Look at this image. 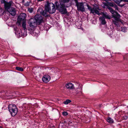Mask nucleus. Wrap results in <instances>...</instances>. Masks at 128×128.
Returning <instances> with one entry per match:
<instances>
[{"label": "nucleus", "mask_w": 128, "mask_h": 128, "mask_svg": "<svg viewBox=\"0 0 128 128\" xmlns=\"http://www.w3.org/2000/svg\"><path fill=\"white\" fill-rule=\"evenodd\" d=\"M12 2L10 1L4 4V8L12 16H14L16 13L15 9L14 8L11 7Z\"/></svg>", "instance_id": "f257e3e1"}, {"label": "nucleus", "mask_w": 128, "mask_h": 128, "mask_svg": "<svg viewBox=\"0 0 128 128\" xmlns=\"http://www.w3.org/2000/svg\"><path fill=\"white\" fill-rule=\"evenodd\" d=\"M45 7L46 10L50 14L54 13L56 12L54 5L52 2L47 3L45 5Z\"/></svg>", "instance_id": "f03ea898"}, {"label": "nucleus", "mask_w": 128, "mask_h": 128, "mask_svg": "<svg viewBox=\"0 0 128 128\" xmlns=\"http://www.w3.org/2000/svg\"><path fill=\"white\" fill-rule=\"evenodd\" d=\"M56 9L62 14H66L67 13L66 9L64 4L60 3L59 4L58 2L55 3Z\"/></svg>", "instance_id": "7ed1b4c3"}, {"label": "nucleus", "mask_w": 128, "mask_h": 128, "mask_svg": "<svg viewBox=\"0 0 128 128\" xmlns=\"http://www.w3.org/2000/svg\"><path fill=\"white\" fill-rule=\"evenodd\" d=\"M94 7L92 8L89 5H87L88 9L90 11V13L94 14V13L100 16V14L98 10H100L99 6L96 4L94 5Z\"/></svg>", "instance_id": "20e7f679"}, {"label": "nucleus", "mask_w": 128, "mask_h": 128, "mask_svg": "<svg viewBox=\"0 0 128 128\" xmlns=\"http://www.w3.org/2000/svg\"><path fill=\"white\" fill-rule=\"evenodd\" d=\"M9 111L12 116H14L18 112V109L16 106L14 104H10L8 106Z\"/></svg>", "instance_id": "39448f33"}, {"label": "nucleus", "mask_w": 128, "mask_h": 128, "mask_svg": "<svg viewBox=\"0 0 128 128\" xmlns=\"http://www.w3.org/2000/svg\"><path fill=\"white\" fill-rule=\"evenodd\" d=\"M107 8L110 11L112 14H113V16L115 19V20L117 21H119L120 20V16L117 12H116L114 10L109 6H108Z\"/></svg>", "instance_id": "423d86ee"}, {"label": "nucleus", "mask_w": 128, "mask_h": 128, "mask_svg": "<svg viewBox=\"0 0 128 128\" xmlns=\"http://www.w3.org/2000/svg\"><path fill=\"white\" fill-rule=\"evenodd\" d=\"M74 1L75 2L76 4V5L77 7V10L78 11H81L82 12L85 11V9L83 2H78V0H74Z\"/></svg>", "instance_id": "0eeeda50"}, {"label": "nucleus", "mask_w": 128, "mask_h": 128, "mask_svg": "<svg viewBox=\"0 0 128 128\" xmlns=\"http://www.w3.org/2000/svg\"><path fill=\"white\" fill-rule=\"evenodd\" d=\"M36 22L38 24H40L43 21V20L42 17L41 15L37 14L34 17Z\"/></svg>", "instance_id": "6e6552de"}, {"label": "nucleus", "mask_w": 128, "mask_h": 128, "mask_svg": "<svg viewBox=\"0 0 128 128\" xmlns=\"http://www.w3.org/2000/svg\"><path fill=\"white\" fill-rule=\"evenodd\" d=\"M28 24L30 27L34 28L36 27L38 24L34 18H31L28 21Z\"/></svg>", "instance_id": "1a4fd4ad"}, {"label": "nucleus", "mask_w": 128, "mask_h": 128, "mask_svg": "<svg viewBox=\"0 0 128 128\" xmlns=\"http://www.w3.org/2000/svg\"><path fill=\"white\" fill-rule=\"evenodd\" d=\"M50 77L48 74H45L44 76L42 78V80L45 82H48L50 80Z\"/></svg>", "instance_id": "9d476101"}, {"label": "nucleus", "mask_w": 128, "mask_h": 128, "mask_svg": "<svg viewBox=\"0 0 128 128\" xmlns=\"http://www.w3.org/2000/svg\"><path fill=\"white\" fill-rule=\"evenodd\" d=\"M40 70V68L38 67H35L32 70V72L34 74L36 75V76H37L39 75V71Z\"/></svg>", "instance_id": "9b49d317"}, {"label": "nucleus", "mask_w": 128, "mask_h": 128, "mask_svg": "<svg viewBox=\"0 0 128 128\" xmlns=\"http://www.w3.org/2000/svg\"><path fill=\"white\" fill-rule=\"evenodd\" d=\"M114 1L118 5L120 6L121 7H122L125 5V4H120V3L121 2L123 1L124 2H128V0H114Z\"/></svg>", "instance_id": "f8f14e48"}, {"label": "nucleus", "mask_w": 128, "mask_h": 128, "mask_svg": "<svg viewBox=\"0 0 128 128\" xmlns=\"http://www.w3.org/2000/svg\"><path fill=\"white\" fill-rule=\"evenodd\" d=\"M26 17V15L25 13H22L20 14V16L18 17V20L21 21L24 20Z\"/></svg>", "instance_id": "ddd939ff"}, {"label": "nucleus", "mask_w": 128, "mask_h": 128, "mask_svg": "<svg viewBox=\"0 0 128 128\" xmlns=\"http://www.w3.org/2000/svg\"><path fill=\"white\" fill-rule=\"evenodd\" d=\"M39 10H40V13L43 16H47V12H48L46 11L45 9L44 10H43L41 8H40V9H39Z\"/></svg>", "instance_id": "4468645a"}, {"label": "nucleus", "mask_w": 128, "mask_h": 128, "mask_svg": "<svg viewBox=\"0 0 128 128\" xmlns=\"http://www.w3.org/2000/svg\"><path fill=\"white\" fill-rule=\"evenodd\" d=\"M102 16L104 18H105L108 19H110L111 18V16L108 14L106 12H102Z\"/></svg>", "instance_id": "2eb2a0df"}, {"label": "nucleus", "mask_w": 128, "mask_h": 128, "mask_svg": "<svg viewBox=\"0 0 128 128\" xmlns=\"http://www.w3.org/2000/svg\"><path fill=\"white\" fill-rule=\"evenodd\" d=\"M99 20L101 21V23L102 24L104 25L106 24V22L104 18L103 17L100 16L99 18Z\"/></svg>", "instance_id": "dca6fc26"}, {"label": "nucleus", "mask_w": 128, "mask_h": 128, "mask_svg": "<svg viewBox=\"0 0 128 128\" xmlns=\"http://www.w3.org/2000/svg\"><path fill=\"white\" fill-rule=\"evenodd\" d=\"M65 86L66 88H74V86L73 84L71 83H69L66 84Z\"/></svg>", "instance_id": "f3484780"}, {"label": "nucleus", "mask_w": 128, "mask_h": 128, "mask_svg": "<svg viewBox=\"0 0 128 128\" xmlns=\"http://www.w3.org/2000/svg\"><path fill=\"white\" fill-rule=\"evenodd\" d=\"M26 22L25 21H23L22 22V26L25 31H26Z\"/></svg>", "instance_id": "a211bd4d"}, {"label": "nucleus", "mask_w": 128, "mask_h": 128, "mask_svg": "<svg viewBox=\"0 0 128 128\" xmlns=\"http://www.w3.org/2000/svg\"><path fill=\"white\" fill-rule=\"evenodd\" d=\"M107 121L108 122L110 123H112L113 122V120L110 117H108L107 118Z\"/></svg>", "instance_id": "6ab92c4d"}, {"label": "nucleus", "mask_w": 128, "mask_h": 128, "mask_svg": "<svg viewBox=\"0 0 128 128\" xmlns=\"http://www.w3.org/2000/svg\"><path fill=\"white\" fill-rule=\"evenodd\" d=\"M71 102V100H70L67 99L64 102V103L66 105L68 104V103L70 102Z\"/></svg>", "instance_id": "aec40b11"}, {"label": "nucleus", "mask_w": 128, "mask_h": 128, "mask_svg": "<svg viewBox=\"0 0 128 128\" xmlns=\"http://www.w3.org/2000/svg\"><path fill=\"white\" fill-rule=\"evenodd\" d=\"M113 23L115 25H116L117 26L118 25V21L116 20H112Z\"/></svg>", "instance_id": "412c9836"}, {"label": "nucleus", "mask_w": 128, "mask_h": 128, "mask_svg": "<svg viewBox=\"0 0 128 128\" xmlns=\"http://www.w3.org/2000/svg\"><path fill=\"white\" fill-rule=\"evenodd\" d=\"M38 35V33H36V30H35L33 32V34H32V35L33 36H37Z\"/></svg>", "instance_id": "4be33fe9"}, {"label": "nucleus", "mask_w": 128, "mask_h": 128, "mask_svg": "<svg viewBox=\"0 0 128 128\" xmlns=\"http://www.w3.org/2000/svg\"><path fill=\"white\" fill-rule=\"evenodd\" d=\"M16 69L18 71H22L23 70V69L22 68L16 67Z\"/></svg>", "instance_id": "5701e85b"}, {"label": "nucleus", "mask_w": 128, "mask_h": 128, "mask_svg": "<svg viewBox=\"0 0 128 128\" xmlns=\"http://www.w3.org/2000/svg\"><path fill=\"white\" fill-rule=\"evenodd\" d=\"M4 12V10L3 9L0 8V15L3 14Z\"/></svg>", "instance_id": "b1692460"}, {"label": "nucleus", "mask_w": 128, "mask_h": 128, "mask_svg": "<svg viewBox=\"0 0 128 128\" xmlns=\"http://www.w3.org/2000/svg\"><path fill=\"white\" fill-rule=\"evenodd\" d=\"M127 28L126 27H122L121 28V30L122 32H125L126 31Z\"/></svg>", "instance_id": "393cba45"}, {"label": "nucleus", "mask_w": 128, "mask_h": 128, "mask_svg": "<svg viewBox=\"0 0 128 128\" xmlns=\"http://www.w3.org/2000/svg\"><path fill=\"white\" fill-rule=\"evenodd\" d=\"M24 6H29L30 3L28 2L27 1L26 2H25L24 3Z\"/></svg>", "instance_id": "a878e982"}, {"label": "nucleus", "mask_w": 128, "mask_h": 128, "mask_svg": "<svg viewBox=\"0 0 128 128\" xmlns=\"http://www.w3.org/2000/svg\"><path fill=\"white\" fill-rule=\"evenodd\" d=\"M108 4L110 6H111L112 7H114L115 4L113 2H109Z\"/></svg>", "instance_id": "bb28decb"}, {"label": "nucleus", "mask_w": 128, "mask_h": 128, "mask_svg": "<svg viewBox=\"0 0 128 128\" xmlns=\"http://www.w3.org/2000/svg\"><path fill=\"white\" fill-rule=\"evenodd\" d=\"M62 114L64 116H65L67 115L68 114L66 112H62Z\"/></svg>", "instance_id": "cd10ccee"}, {"label": "nucleus", "mask_w": 128, "mask_h": 128, "mask_svg": "<svg viewBox=\"0 0 128 128\" xmlns=\"http://www.w3.org/2000/svg\"><path fill=\"white\" fill-rule=\"evenodd\" d=\"M114 7V8L116 10L118 11V8L116 5L115 4Z\"/></svg>", "instance_id": "c85d7f7f"}, {"label": "nucleus", "mask_w": 128, "mask_h": 128, "mask_svg": "<svg viewBox=\"0 0 128 128\" xmlns=\"http://www.w3.org/2000/svg\"><path fill=\"white\" fill-rule=\"evenodd\" d=\"M28 10L30 13H31L33 11V9L32 8H29Z\"/></svg>", "instance_id": "c756f323"}, {"label": "nucleus", "mask_w": 128, "mask_h": 128, "mask_svg": "<svg viewBox=\"0 0 128 128\" xmlns=\"http://www.w3.org/2000/svg\"><path fill=\"white\" fill-rule=\"evenodd\" d=\"M70 0H63V2L64 3H66L69 2Z\"/></svg>", "instance_id": "7c9ffc66"}, {"label": "nucleus", "mask_w": 128, "mask_h": 128, "mask_svg": "<svg viewBox=\"0 0 128 128\" xmlns=\"http://www.w3.org/2000/svg\"><path fill=\"white\" fill-rule=\"evenodd\" d=\"M110 32V33H109L108 32V31L107 32V34H109V35H111L112 34V30H110L109 31Z\"/></svg>", "instance_id": "2f4dec72"}, {"label": "nucleus", "mask_w": 128, "mask_h": 128, "mask_svg": "<svg viewBox=\"0 0 128 128\" xmlns=\"http://www.w3.org/2000/svg\"><path fill=\"white\" fill-rule=\"evenodd\" d=\"M128 118V116H124V119L125 120H126Z\"/></svg>", "instance_id": "473e14b6"}, {"label": "nucleus", "mask_w": 128, "mask_h": 128, "mask_svg": "<svg viewBox=\"0 0 128 128\" xmlns=\"http://www.w3.org/2000/svg\"><path fill=\"white\" fill-rule=\"evenodd\" d=\"M82 87V85L81 84H79V86L78 88H81Z\"/></svg>", "instance_id": "72a5a7b5"}, {"label": "nucleus", "mask_w": 128, "mask_h": 128, "mask_svg": "<svg viewBox=\"0 0 128 128\" xmlns=\"http://www.w3.org/2000/svg\"><path fill=\"white\" fill-rule=\"evenodd\" d=\"M44 0H37L38 2H41L42 1H44Z\"/></svg>", "instance_id": "f704fd0d"}, {"label": "nucleus", "mask_w": 128, "mask_h": 128, "mask_svg": "<svg viewBox=\"0 0 128 128\" xmlns=\"http://www.w3.org/2000/svg\"><path fill=\"white\" fill-rule=\"evenodd\" d=\"M22 2L23 4H24V3L25 2L24 1V0H22Z\"/></svg>", "instance_id": "c9c22d12"}, {"label": "nucleus", "mask_w": 128, "mask_h": 128, "mask_svg": "<svg viewBox=\"0 0 128 128\" xmlns=\"http://www.w3.org/2000/svg\"><path fill=\"white\" fill-rule=\"evenodd\" d=\"M104 0L105 1H106V2H107V1H109V0Z\"/></svg>", "instance_id": "e433bc0d"}, {"label": "nucleus", "mask_w": 128, "mask_h": 128, "mask_svg": "<svg viewBox=\"0 0 128 128\" xmlns=\"http://www.w3.org/2000/svg\"><path fill=\"white\" fill-rule=\"evenodd\" d=\"M20 22H18V25H20Z\"/></svg>", "instance_id": "4c0bfd02"}, {"label": "nucleus", "mask_w": 128, "mask_h": 128, "mask_svg": "<svg viewBox=\"0 0 128 128\" xmlns=\"http://www.w3.org/2000/svg\"><path fill=\"white\" fill-rule=\"evenodd\" d=\"M0 128H2L1 126H0Z\"/></svg>", "instance_id": "58836bf2"}, {"label": "nucleus", "mask_w": 128, "mask_h": 128, "mask_svg": "<svg viewBox=\"0 0 128 128\" xmlns=\"http://www.w3.org/2000/svg\"><path fill=\"white\" fill-rule=\"evenodd\" d=\"M77 84L78 85L79 84Z\"/></svg>", "instance_id": "ea45409f"}]
</instances>
